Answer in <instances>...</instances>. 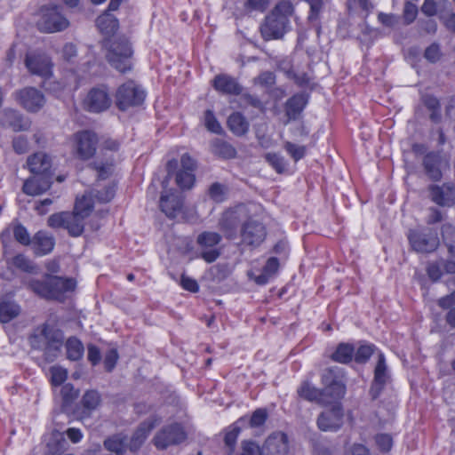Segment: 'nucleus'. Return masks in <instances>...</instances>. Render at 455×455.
Instances as JSON below:
<instances>
[{
    "instance_id": "de8ad7c7",
    "label": "nucleus",
    "mask_w": 455,
    "mask_h": 455,
    "mask_svg": "<svg viewBox=\"0 0 455 455\" xmlns=\"http://www.w3.org/2000/svg\"><path fill=\"white\" fill-rule=\"evenodd\" d=\"M265 159L278 173L284 172L286 163L283 156L277 153H267Z\"/></svg>"
},
{
    "instance_id": "dca6fc26",
    "label": "nucleus",
    "mask_w": 455,
    "mask_h": 455,
    "mask_svg": "<svg viewBox=\"0 0 455 455\" xmlns=\"http://www.w3.org/2000/svg\"><path fill=\"white\" fill-rule=\"evenodd\" d=\"M25 66L32 75L44 78H48L52 76V64L50 58L44 54H27L25 57Z\"/></svg>"
},
{
    "instance_id": "3c124183",
    "label": "nucleus",
    "mask_w": 455,
    "mask_h": 455,
    "mask_svg": "<svg viewBox=\"0 0 455 455\" xmlns=\"http://www.w3.org/2000/svg\"><path fill=\"white\" fill-rule=\"evenodd\" d=\"M204 124L208 131L220 134L222 133V127L216 119L212 110H206L204 113Z\"/></svg>"
},
{
    "instance_id": "e2e57ef3",
    "label": "nucleus",
    "mask_w": 455,
    "mask_h": 455,
    "mask_svg": "<svg viewBox=\"0 0 455 455\" xmlns=\"http://www.w3.org/2000/svg\"><path fill=\"white\" fill-rule=\"evenodd\" d=\"M403 19L406 24L413 22L418 14V7L415 4L407 1L403 6Z\"/></svg>"
},
{
    "instance_id": "aec40b11",
    "label": "nucleus",
    "mask_w": 455,
    "mask_h": 455,
    "mask_svg": "<svg viewBox=\"0 0 455 455\" xmlns=\"http://www.w3.org/2000/svg\"><path fill=\"white\" fill-rule=\"evenodd\" d=\"M52 184V175H34L25 180L22 191L28 196H38L47 191Z\"/></svg>"
},
{
    "instance_id": "20e7f679",
    "label": "nucleus",
    "mask_w": 455,
    "mask_h": 455,
    "mask_svg": "<svg viewBox=\"0 0 455 455\" xmlns=\"http://www.w3.org/2000/svg\"><path fill=\"white\" fill-rule=\"evenodd\" d=\"M84 218L73 212H60L52 214L47 224L52 228L67 229L71 236H79L84 229Z\"/></svg>"
},
{
    "instance_id": "69168bd1",
    "label": "nucleus",
    "mask_w": 455,
    "mask_h": 455,
    "mask_svg": "<svg viewBox=\"0 0 455 455\" xmlns=\"http://www.w3.org/2000/svg\"><path fill=\"white\" fill-rule=\"evenodd\" d=\"M448 254L449 257L441 259L440 262L444 273L453 275L455 274V251L451 249L448 251Z\"/></svg>"
},
{
    "instance_id": "4d7b16f0",
    "label": "nucleus",
    "mask_w": 455,
    "mask_h": 455,
    "mask_svg": "<svg viewBox=\"0 0 455 455\" xmlns=\"http://www.w3.org/2000/svg\"><path fill=\"white\" fill-rule=\"evenodd\" d=\"M443 269L440 261L431 262L427 267V274L433 282H437L441 279Z\"/></svg>"
},
{
    "instance_id": "2eb2a0df",
    "label": "nucleus",
    "mask_w": 455,
    "mask_h": 455,
    "mask_svg": "<svg viewBox=\"0 0 455 455\" xmlns=\"http://www.w3.org/2000/svg\"><path fill=\"white\" fill-rule=\"evenodd\" d=\"M261 455H288V436L281 431L274 432L263 443Z\"/></svg>"
},
{
    "instance_id": "7ed1b4c3",
    "label": "nucleus",
    "mask_w": 455,
    "mask_h": 455,
    "mask_svg": "<svg viewBox=\"0 0 455 455\" xmlns=\"http://www.w3.org/2000/svg\"><path fill=\"white\" fill-rule=\"evenodd\" d=\"M132 47L125 38H118L110 43L107 54L110 65L121 73L131 69Z\"/></svg>"
},
{
    "instance_id": "c756f323",
    "label": "nucleus",
    "mask_w": 455,
    "mask_h": 455,
    "mask_svg": "<svg viewBox=\"0 0 455 455\" xmlns=\"http://www.w3.org/2000/svg\"><path fill=\"white\" fill-rule=\"evenodd\" d=\"M307 103V99L304 94H295L285 103V114L288 121L296 120Z\"/></svg>"
},
{
    "instance_id": "4c0bfd02",
    "label": "nucleus",
    "mask_w": 455,
    "mask_h": 455,
    "mask_svg": "<svg viewBox=\"0 0 455 455\" xmlns=\"http://www.w3.org/2000/svg\"><path fill=\"white\" fill-rule=\"evenodd\" d=\"M67 442L63 435L59 431H53L51 438L47 441V452L50 455H60L65 449Z\"/></svg>"
},
{
    "instance_id": "1a4fd4ad",
    "label": "nucleus",
    "mask_w": 455,
    "mask_h": 455,
    "mask_svg": "<svg viewBox=\"0 0 455 455\" xmlns=\"http://www.w3.org/2000/svg\"><path fill=\"white\" fill-rule=\"evenodd\" d=\"M73 143V149L76 157L88 160L96 153L98 138L92 132L82 131L74 134Z\"/></svg>"
},
{
    "instance_id": "ddd939ff",
    "label": "nucleus",
    "mask_w": 455,
    "mask_h": 455,
    "mask_svg": "<svg viewBox=\"0 0 455 455\" xmlns=\"http://www.w3.org/2000/svg\"><path fill=\"white\" fill-rule=\"evenodd\" d=\"M343 410L339 404L323 411L317 418V427L321 431L335 432L343 424Z\"/></svg>"
},
{
    "instance_id": "b1692460",
    "label": "nucleus",
    "mask_w": 455,
    "mask_h": 455,
    "mask_svg": "<svg viewBox=\"0 0 455 455\" xmlns=\"http://www.w3.org/2000/svg\"><path fill=\"white\" fill-rule=\"evenodd\" d=\"M1 123L4 126L9 127L14 132L27 131L31 124L28 119L14 109H5Z\"/></svg>"
},
{
    "instance_id": "6e6d98bb",
    "label": "nucleus",
    "mask_w": 455,
    "mask_h": 455,
    "mask_svg": "<svg viewBox=\"0 0 455 455\" xmlns=\"http://www.w3.org/2000/svg\"><path fill=\"white\" fill-rule=\"evenodd\" d=\"M50 371L52 375V384L54 386L61 385L68 377L67 370L60 366H52Z\"/></svg>"
},
{
    "instance_id": "49530a36",
    "label": "nucleus",
    "mask_w": 455,
    "mask_h": 455,
    "mask_svg": "<svg viewBox=\"0 0 455 455\" xmlns=\"http://www.w3.org/2000/svg\"><path fill=\"white\" fill-rule=\"evenodd\" d=\"M98 172V179L106 180L112 174L113 171V159L108 160L106 163L94 162L91 164Z\"/></svg>"
},
{
    "instance_id": "5fc2aeb1",
    "label": "nucleus",
    "mask_w": 455,
    "mask_h": 455,
    "mask_svg": "<svg viewBox=\"0 0 455 455\" xmlns=\"http://www.w3.org/2000/svg\"><path fill=\"white\" fill-rule=\"evenodd\" d=\"M374 351V346L372 345H363L360 346L355 355L356 363H363L369 360Z\"/></svg>"
},
{
    "instance_id": "72a5a7b5",
    "label": "nucleus",
    "mask_w": 455,
    "mask_h": 455,
    "mask_svg": "<svg viewBox=\"0 0 455 455\" xmlns=\"http://www.w3.org/2000/svg\"><path fill=\"white\" fill-rule=\"evenodd\" d=\"M229 130L236 136L244 135L249 130V123L239 112L233 113L228 119Z\"/></svg>"
},
{
    "instance_id": "37998d69",
    "label": "nucleus",
    "mask_w": 455,
    "mask_h": 455,
    "mask_svg": "<svg viewBox=\"0 0 455 455\" xmlns=\"http://www.w3.org/2000/svg\"><path fill=\"white\" fill-rule=\"evenodd\" d=\"M441 235L447 251L451 249L455 251V227L446 223L443 224L441 229Z\"/></svg>"
},
{
    "instance_id": "0eeeda50",
    "label": "nucleus",
    "mask_w": 455,
    "mask_h": 455,
    "mask_svg": "<svg viewBox=\"0 0 455 455\" xmlns=\"http://www.w3.org/2000/svg\"><path fill=\"white\" fill-rule=\"evenodd\" d=\"M116 97L118 108L126 110L131 107L142 104L146 94L133 81H128L118 88Z\"/></svg>"
},
{
    "instance_id": "9b49d317",
    "label": "nucleus",
    "mask_w": 455,
    "mask_h": 455,
    "mask_svg": "<svg viewBox=\"0 0 455 455\" xmlns=\"http://www.w3.org/2000/svg\"><path fill=\"white\" fill-rule=\"evenodd\" d=\"M111 98L106 87L91 89L83 101L84 109L92 113L107 110L111 105Z\"/></svg>"
},
{
    "instance_id": "412c9836",
    "label": "nucleus",
    "mask_w": 455,
    "mask_h": 455,
    "mask_svg": "<svg viewBox=\"0 0 455 455\" xmlns=\"http://www.w3.org/2000/svg\"><path fill=\"white\" fill-rule=\"evenodd\" d=\"M388 379V375L387 372V364L385 356L383 354L379 355L378 362L374 370V379L370 389V394L372 399H376L379 397V394L383 390L387 381Z\"/></svg>"
},
{
    "instance_id": "a18cd8bd",
    "label": "nucleus",
    "mask_w": 455,
    "mask_h": 455,
    "mask_svg": "<svg viewBox=\"0 0 455 455\" xmlns=\"http://www.w3.org/2000/svg\"><path fill=\"white\" fill-rule=\"evenodd\" d=\"M194 172L188 171H178L176 173V183L181 189H189L195 183Z\"/></svg>"
},
{
    "instance_id": "f704fd0d",
    "label": "nucleus",
    "mask_w": 455,
    "mask_h": 455,
    "mask_svg": "<svg viewBox=\"0 0 455 455\" xmlns=\"http://www.w3.org/2000/svg\"><path fill=\"white\" fill-rule=\"evenodd\" d=\"M93 210V192L85 193L76 200L74 210L77 214L86 219Z\"/></svg>"
},
{
    "instance_id": "a19ab883",
    "label": "nucleus",
    "mask_w": 455,
    "mask_h": 455,
    "mask_svg": "<svg viewBox=\"0 0 455 455\" xmlns=\"http://www.w3.org/2000/svg\"><path fill=\"white\" fill-rule=\"evenodd\" d=\"M67 357L71 361H77L84 355V348L82 342L71 337L66 342Z\"/></svg>"
},
{
    "instance_id": "f03ea898",
    "label": "nucleus",
    "mask_w": 455,
    "mask_h": 455,
    "mask_svg": "<svg viewBox=\"0 0 455 455\" xmlns=\"http://www.w3.org/2000/svg\"><path fill=\"white\" fill-rule=\"evenodd\" d=\"M28 286L41 298L62 300L66 292L76 289V281L74 278L46 275L44 280H30Z\"/></svg>"
},
{
    "instance_id": "393cba45",
    "label": "nucleus",
    "mask_w": 455,
    "mask_h": 455,
    "mask_svg": "<svg viewBox=\"0 0 455 455\" xmlns=\"http://www.w3.org/2000/svg\"><path fill=\"white\" fill-rule=\"evenodd\" d=\"M63 342V332L57 328L55 331L51 333L50 339L46 343V346L42 349V351H44V358L46 362L52 363L59 356Z\"/></svg>"
},
{
    "instance_id": "c03bdc74",
    "label": "nucleus",
    "mask_w": 455,
    "mask_h": 455,
    "mask_svg": "<svg viewBox=\"0 0 455 455\" xmlns=\"http://www.w3.org/2000/svg\"><path fill=\"white\" fill-rule=\"evenodd\" d=\"M100 395L95 390L85 392L82 398V403L85 410L91 411L98 408L100 403Z\"/></svg>"
},
{
    "instance_id": "a878e982",
    "label": "nucleus",
    "mask_w": 455,
    "mask_h": 455,
    "mask_svg": "<svg viewBox=\"0 0 455 455\" xmlns=\"http://www.w3.org/2000/svg\"><path fill=\"white\" fill-rule=\"evenodd\" d=\"M215 90L224 94L239 95L243 87L238 84L235 78L228 75H218L212 81Z\"/></svg>"
},
{
    "instance_id": "bb28decb",
    "label": "nucleus",
    "mask_w": 455,
    "mask_h": 455,
    "mask_svg": "<svg viewBox=\"0 0 455 455\" xmlns=\"http://www.w3.org/2000/svg\"><path fill=\"white\" fill-rule=\"evenodd\" d=\"M442 156L439 153L430 152L423 158V166L426 174L430 180L438 181L442 179V172L440 169Z\"/></svg>"
},
{
    "instance_id": "bf43d9fd",
    "label": "nucleus",
    "mask_w": 455,
    "mask_h": 455,
    "mask_svg": "<svg viewBox=\"0 0 455 455\" xmlns=\"http://www.w3.org/2000/svg\"><path fill=\"white\" fill-rule=\"evenodd\" d=\"M246 422L247 420L244 418H241L235 422V424L233 427V429L230 432H228L225 436V443L227 445L231 446L235 443V439L241 431L240 425L242 426Z\"/></svg>"
},
{
    "instance_id": "6ab92c4d",
    "label": "nucleus",
    "mask_w": 455,
    "mask_h": 455,
    "mask_svg": "<svg viewBox=\"0 0 455 455\" xmlns=\"http://www.w3.org/2000/svg\"><path fill=\"white\" fill-rule=\"evenodd\" d=\"M431 200L440 206L455 204V187L451 184L431 185L428 188Z\"/></svg>"
},
{
    "instance_id": "ea45409f",
    "label": "nucleus",
    "mask_w": 455,
    "mask_h": 455,
    "mask_svg": "<svg viewBox=\"0 0 455 455\" xmlns=\"http://www.w3.org/2000/svg\"><path fill=\"white\" fill-rule=\"evenodd\" d=\"M20 307L11 301H4L0 303V322L6 323L20 315Z\"/></svg>"
},
{
    "instance_id": "680f3d73",
    "label": "nucleus",
    "mask_w": 455,
    "mask_h": 455,
    "mask_svg": "<svg viewBox=\"0 0 455 455\" xmlns=\"http://www.w3.org/2000/svg\"><path fill=\"white\" fill-rule=\"evenodd\" d=\"M347 7L349 10L359 8L368 14L373 10L374 5L371 0H347Z\"/></svg>"
},
{
    "instance_id": "473e14b6",
    "label": "nucleus",
    "mask_w": 455,
    "mask_h": 455,
    "mask_svg": "<svg viewBox=\"0 0 455 455\" xmlns=\"http://www.w3.org/2000/svg\"><path fill=\"white\" fill-rule=\"evenodd\" d=\"M97 27L106 36L113 35L118 28V20L111 13L105 12L98 17Z\"/></svg>"
},
{
    "instance_id": "c85d7f7f",
    "label": "nucleus",
    "mask_w": 455,
    "mask_h": 455,
    "mask_svg": "<svg viewBox=\"0 0 455 455\" xmlns=\"http://www.w3.org/2000/svg\"><path fill=\"white\" fill-rule=\"evenodd\" d=\"M182 207L181 198L174 194L162 196L160 198L161 211L169 218H175Z\"/></svg>"
},
{
    "instance_id": "c9c22d12",
    "label": "nucleus",
    "mask_w": 455,
    "mask_h": 455,
    "mask_svg": "<svg viewBox=\"0 0 455 455\" xmlns=\"http://www.w3.org/2000/svg\"><path fill=\"white\" fill-rule=\"evenodd\" d=\"M212 151L215 156L223 159H232L236 156L235 148L228 142L216 139L212 143Z\"/></svg>"
},
{
    "instance_id": "f8f14e48",
    "label": "nucleus",
    "mask_w": 455,
    "mask_h": 455,
    "mask_svg": "<svg viewBox=\"0 0 455 455\" xmlns=\"http://www.w3.org/2000/svg\"><path fill=\"white\" fill-rule=\"evenodd\" d=\"M15 99L29 112L39 111L45 103L44 95L35 87H25L17 91Z\"/></svg>"
},
{
    "instance_id": "6e6552de",
    "label": "nucleus",
    "mask_w": 455,
    "mask_h": 455,
    "mask_svg": "<svg viewBox=\"0 0 455 455\" xmlns=\"http://www.w3.org/2000/svg\"><path fill=\"white\" fill-rule=\"evenodd\" d=\"M186 433L178 423L162 427L153 438L154 445L159 450H164L171 445H176L186 439Z\"/></svg>"
},
{
    "instance_id": "4468645a",
    "label": "nucleus",
    "mask_w": 455,
    "mask_h": 455,
    "mask_svg": "<svg viewBox=\"0 0 455 455\" xmlns=\"http://www.w3.org/2000/svg\"><path fill=\"white\" fill-rule=\"evenodd\" d=\"M222 240V236L217 232L204 231L198 235L196 242L204 248H212L208 251L201 252V257L207 262H214L220 255V250L218 248H212L219 244Z\"/></svg>"
},
{
    "instance_id": "338daca9",
    "label": "nucleus",
    "mask_w": 455,
    "mask_h": 455,
    "mask_svg": "<svg viewBox=\"0 0 455 455\" xmlns=\"http://www.w3.org/2000/svg\"><path fill=\"white\" fill-rule=\"evenodd\" d=\"M253 81L256 84H260L262 86H272L275 83V76L271 71H265L255 77Z\"/></svg>"
},
{
    "instance_id": "09e8293b",
    "label": "nucleus",
    "mask_w": 455,
    "mask_h": 455,
    "mask_svg": "<svg viewBox=\"0 0 455 455\" xmlns=\"http://www.w3.org/2000/svg\"><path fill=\"white\" fill-rule=\"evenodd\" d=\"M447 5H450L447 0H443L440 3H436L435 0H425L421 6V12L425 15L431 17L437 13L440 6L445 8Z\"/></svg>"
},
{
    "instance_id": "603ef678",
    "label": "nucleus",
    "mask_w": 455,
    "mask_h": 455,
    "mask_svg": "<svg viewBox=\"0 0 455 455\" xmlns=\"http://www.w3.org/2000/svg\"><path fill=\"white\" fill-rule=\"evenodd\" d=\"M284 148L294 161H299L304 157L306 154V147L299 146L290 141L284 143Z\"/></svg>"
},
{
    "instance_id": "a211bd4d",
    "label": "nucleus",
    "mask_w": 455,
    "mask_h": 455,
    "mask_svg": "<svg viewBox=\"0 0 455 455\" xmlns=\"http://www.w3.org/2000/svg\"><path fill=\"white\" fill-rule=\"evenodd\" d=\"M241 236L243 242L248 245H259L266 237L264 226L250 218L243 223Z\"/></svg>"
},
{
    "instance_id": "cd10ccee",
    "label": "nucleus",
    "mask_w": 455,
    "mask_h": 455,
    "mask_svg": "<svg viewBox=\"0 0 455 455\" xmlns=\"http://www.w3.org/2000/svg\"><path fill=\"white\" fill-rule=\"evenodd\" d=\"M28 165L34 175L52 174L51 159L45 153L38 152L28 157Z\"/></svg>"
},
{
    "instance_id": "864d4df0",
    "label": "nucleus",
    "mask_w": 455,
    "mask_h": 455,
    "mask_svg": "<svg viewBox=\"0 0 455 455\" xmlns=\"http://www.w3.org/2000/svg\"><path fill=\"white\" fill-rule=\"evenodd\" d=\"M64 404L68 405L78 397L79 391L71 384H65L60 390Z\"/></svg>"
},
{
    "instance_id": "423d86ee",
    "label": "nucleus",
    "mask_w": 455,
    "mask_h": 455,
    "mask_svg": "<svg viewBox=\"0 0 455 455\" xmlns=\"http://www.w3.org/2000/svg\"><path fill=\"white\" fill-rule=\"evenodd\" d=\"M37 27L40 31L54 33L68 28L69 21L60 13L57 6L44 7L41 9V17L37 21Z\"/></svg>"
},
{
    "instance_id": "e433bc0d",
    "label": "nucleus",
    "mask_w": 455,
    "mask_h": 455,
    "mask_svg": "<svg viewBox=\"0 0 455 455\" xmlns=\"http://www.w3.org/2000/svg\"><path fill=\"white\" fill-rule=\"evenodd\" d=\"M299 396L321 403H329V400L323 396V390L312 387L309 383L304 382L298 390Z\"/></svg>"
},
{
    "instance_id": "f3484780",
    "label": "nucleus",
    "mask_w": 455,
    "mask_h": 455,
    "mask_svg": "<svg viewBox=\"0 0 455 455\" xmlns=\"http://www.w3.org/2000/svg\"><path fill=\"white\" fill-rule=\"evenodd\" d=\"M161 422V419L152 416L141 422L133 432L128 443L131 451H137L144 443L152 429Z\"/></svg>"
},
{
    "instance_id": "774afa93",
    "label": "nucleus",
    "mask_w": 455,
    "mask_h": 455,
    "mask_svg": "<svg viewBox=\"0 0 455 455\" xmlns=\"http://www.w3.org/2000/svg\"><path fill=\"white\" fill-rule=\"evenodd\" d=\"M240 455H261V449L255 442L244 441L242 443Z\"/></svg>"
},
{
    "instance_id": "39448f33",
    "label": "nucleus",
    "mask_w": 455,
    "mask_h": 455,
    "mask_svg": "<svg viewBox=\"0 0 455 455\" xmlns=\"http://www.w3.org/2000/svg\"><path fill=\"white\" fill-rule=\"evenodd\" d=\"M250 218V212L246 205L238 204L234 208L225 211L219 221L220 229L228 239L236 235V229L241 222H245Z\"/></svg>"
},
{
    "instance_id": "9d476101",
    "label": "nucleus",
    "mask_w": 455,
    "mask_h": 455,
    "mask_svg": "<svg viewBox=\"0 0 455 455\" xmlns=\"http://www.w3.org/2000/svg\"><path fill=\"white\" fill-rule=\"evenodd\" d=\"M408 239L412 249L418 252L428 253L435 251L439 239L435 232L410 230Z\"/></svg>"
},
{
    "instance_id": "8fccbe9b",
    "label": "nucleus",
    "mask_w": 455,
    "mask_h": 455,
    "mask_svg": "<svg viewBox=\"0 0 455 455\" xmlns=\"http://www.w3.org/2000/svg\"><path fill=\"white\" fill-rule=\"evenodd\" d=\"M268 418L267 411L264 408H259L253 411L248 424L250 427L255 428L261 427L265 424Z\"/></svg>"
},
{
    "instance_id": "2f4dec72",
    "label": "nucleus",
    "mask_w": 455,
    "mask_h": 455,
    "mask_svg": "<svg viewBox=\"0 0 455 455\" xmlns=\"http://www.w3.org/2000/svg\"><path fill=\"white\" fill-rule=\"evenodd\" d=\"M127 436L122 433L113 435L104 440V447L107 451L116 455H124L128 448Z\"/></svg>"
},
{
    "instance_id": "052dcab7",
    "label": "nucleus",
    "mask_w": 455,
    "mask_h": 455,
    "mask_svg": "<svg viewBox=\"0 0 455 455\" xmlns=\"http://www.w3.org/2000/svg\"><path fill=\"white\" fill-rule=\"evenodd\" d=\"M377 446L381 451L387 452L393 446V439L387 434H379L375 436Z\"/></svg>"
},
{
    "instance_id": "f257e3e1",
    "label": "nucleus",
    "mask_w": 455,
    "mask_h": 455,
    "mask_svg": "<svg viewBox=\"0 0 455 455\" xmlns=\"http://www.w3.org/2000/svg\"><path fill=\"white\" fill-rule=\"evenodd\" d=\"M293 12V6L289 1H282L275 5L260 26L262 37L268 40L281 39L289 27V18Z\"/></svg>"
},
{
    "instance_id": "58836bf2",
    "label": "nucleus",
    "mask_w": 455,
    "mask_h": 455,
    "mask_svg": "<svg viewBox=\"0 0 455 455\" xmlns=\"http://www.w3.org/2000/svg\"><path fill=\"white\" fill-rule=\"evenodd\" d=\"M355 348L348 343H340L336 351L331 355V359L340 363H347L352 361Z\"/></svg>"
},
{
    "instance_id": "5701e85b",
    "label": "nucleus",
    "mask_w": 455,
    "mask_h": 455,
    "mask_svg": "<svg viewBox=\"0 0 455 455\" xmlns=\"http://www.w3.org/2000/svg\"><path fill=\"white\" fill-rule=\"evenodd\" d=\"M56 330L57 328L49 323L38 325L28 337V343L31 348L42 351L50 339L51 333Z\"/></svg>"
},
{
    "instance_id": "13d9d810",
    "label": "nucleus",
    "mask_w": 455,
    "mask_h": 455,
    "mask_svg": "<svg viewBox=\"0 0 455 455\" xmlns=\"http://www.w3.org/2000/svg\"><path fill=\"white\" fill-rule=\"evenodd\" d=\"M12 264L19 269L31 273L34 269L30 260L23 254H18L13 257Z\"/></svg>"
},
{
    "instance_id": "7c9ffc66",
    "label": "nucleus",
    "mask_w": 455,
    "mask_h": 455,
    "mask_svg": "<svg viewBox=\"0 0 455 455\" xmlns=\"http://www.w3.org/2000/svg\"><path fill=\"white\" fill-rule=\"evenodd\" d=\"M55 245L53 235L45 231H38L34 236V246L37 255H45L50 253Z\"/></svg>"
},
{
    "instance_id": "4be33fe9",
    "label": "nucleus",
    "mask_w": 455,
    "mask_h": 455,
    "mask_svg": "<svg viewBox=\"0 0 455 455\" xmlns=\"http://www.w3.org/2000/svg\"><path fill=\"white\" fill-rule=\"evenodd\" d=\"M325 387L323 389V396L327 398L331 403L333 401L341 399L345 393V385L337 379L332 378V370H329L323 377Z\"/></svg>"
},
{
    "instance_id": "0e129e2a",
    "label": "nucleus",
    "mask_w": 455,
    "mask_h": 455,
    "mask_svg": "<svg viewBox=\"0 0 455 455\" xmlns=\"http://www.w3.org/2000/svg\"><path fill=\"white\" fill-rule=\"evenodd\" d=\"M116 189L114 185H108L102 191L93 193V197H96L100 203H108L115 196Z\"/></svg>"
},
{
    "instance_id": "79ce46f5",
    "label": "nucleus",
    "mask_w": 455,
    "mask_h": 455,
    "mask_svg": "<svg viewBox=\"0 0 455 455\" xmlns=\"http://www.w3.org/2000/svg\"><path fill=\"white\" fill-rule=\"evenodd\" d=\"M228 194V187L220 182L212 183L208 188V196L215 203L224 202Z\"/></svg>"
}]
</instances>
